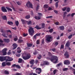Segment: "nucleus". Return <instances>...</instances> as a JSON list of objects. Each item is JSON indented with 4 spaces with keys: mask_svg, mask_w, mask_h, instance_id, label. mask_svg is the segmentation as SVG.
Returning a JSON list of instances; mask_svg holds the SVG:
<instances>
[{
    "mask_svg": "<svg viewBox=\"0 0 75 75\" xmlns=\"http://www.w3.org/2000/svg\"><path fill=\"white\" fill-rule=\"evenodd\" d=\"M48 55L49 57H46L47 59H48L51 61V62H53V61H55L54 62V63L55 64H57L58 62V58L56 56L52 55V53L51 52H48Z\"/></svg>",
    "mask_w": 75,
    "mask_h": 75,
    "instance_id": "nucleus-1",
    "label": "nucleus"
},
{
    "mask_svg": "<svg viewBox=\"0 0 75 75\" xmlns=\"http://www.w3.org/2000/svg\"><path fill=\"white\" fill-rule=\"evenodd\" d=\"M29 34L31 36H33L34 35V33L35 31L34 30V28L30 27L28 30Z\"/></svg>",
    "mask_w": 75,
    "mask_h": 75,
    "instance_id": "nucleus-2",
    "label": "nucleus"
},
{
    "mask_svg": "<svg viewBox=\"0 0 75 75\" xmlns=\"http://www.w3.org/2000/svg\"><path fill=\"white\" fill-rule=\"evenodd\" d=\"M31 58V54L30 53H28L27 54L26 56H22V58L24 60H27Z\"/></svg>",
    "mask_w": 75,
    "mask_h": 75,
    "instance_id": "nucleus-3",
    "label": "nucleus"
},
{
    "mask_svg": "<svg viewBox=\"0 0 75 75\" xmlns=\"http://www.w3.org/2000/svg\"><path fill=\"white\" fill-rule=\"evenodd\" d=\"M52 39V37L51 35H47L46 36L45 40L47 42H51V39Z\"/></svg>",
    "mask_w": 75,
    "mask_h": 75,
    "instance_id": "nucleus-4",
    "label": "nucleus"
},
{
    "mask_svg": "<svg viewBox=\"0 0 75 75\" xmlns=\"http://www.w3.org/2000/svg\"><path fill=\"white\" fill-rule=\"evenodd\" d=\"M35 72L36 74H40L42 72V70L41 68H38L36 69H35Z\"/></svg>",
    "mask_w": 75,
    "mask_h": 75,
    "instance_id": "nucleus-5",
    "label": "nucleus"
},
{
    "mask_svg": "<svg viewBox=\"0 0 75 75\" xmlns=\"http://www.w3.org/2000/svg\"><path fill=\"white\" fill-rule=\"evenodd\" d=\"M38 14L39 16H35V18L36 20H40L41 17L42 16V14L40 13H38Z\"/></svg>",
    "mask_w": 75,
    "mask_h": 75,
    "instance_id": "nucleus-6",
    "label": "nucleus"
},
{
    "mask_svg": "<svg viewBox=\"0 0 75 75\" xmlns=\"http://www.w3.org/2000/svg\"><path fill=\"white\" fill-rule=\"evenodd\" d=\"M49 64H50V63H49V62L47 61H43V63H42L41 64V65L42 66H43V65H49Z\"/></svg>",
    "mask_w": 75,
    "mask_h": 75,
    "instance_id": "nucleus-7",
    "label": "nucleus"
},
{
    "mask_svg": "<svg viewBox=\"0 0 75 75\" xmlns=\"http://www.w3.org/2000/svg\"><path fill=\"white\" fill-rule=\"evenodd\" d=\"M26 6L28 7H30L33 8V5L30 3V2H28L26 4Z\"/></svg>",
    "mask_w": 75,
    "mask_h": 75,
    "instance_id": "nucleus-8",
    "label": "nucleus"
},
{
    "mask_svg": "<svg viewBox=\"0 0 75 75\" xmlns=\"http://www.w3.org/2000/svg\"><path fill=\"white\" fill-rule=\"evenodd\" d=\"M7 48H4L2 50V53L3 54V55H6L7 54Z\"/></svg>",
    "mask_w": 75,
    "mask_h": 75,
    "instance_id": "nucleus-9",
    "label": "nucleus"
},
{
    "mask_svg": "<svg viewBox=\"0 0 75 75\" xmlns=\"http://www.w3.org/2000/svg\"><path fill=\"white\" fill-rule=\"evenodd\" d=\"M6 57H3V56H0V61L1 62H3L4 61H5L6 59Z\"/></svg>",
    "mask_w": 75,
    "mask_h": 75,
    "instance_id": "nucleus-10",
    "label": "nucleus"
},
{
    "mask_svg": "<svg viewBox=\"0 0 75 75\" xmlns=\"http://www.w3.org/2000/svg\"><path fill=\"white\" fill-rule=\"evenodd\" d=\"M71 63V62H69L68 60H64V65H69Z\"/></svg>",
    "mask_w": 75,
    "mask_h": 75,
    "instance_id": "nucleus-11",
    "label": "nucleus"
},
{
    "mask_svg": "<svg viewBox=\"0 0 75 75\" xmlns=\"http://www.w3.org/2000/svg\"><path fill=\"white\" fill-rule=\"evenodd\" d=\"M64 55L65 56V58H68L69 57V55L68 54V52H65Z\"/></svg>",
    "mask_w": 75,
    "mask_h": 75,
    "instance_id": "nucleus-12",
    "label": "nucleus"
},
{
    "mask_svg": "<svg viewBox=\"0 0 75 75\" xmlns=\"http://www.w3.org/2000/svg\"><path fill=\"white\" fill-rule=\"evenodd\" d=\"M18 46V45L16 43H14L13 44V50H15L17 48V47Z\"/></svg>",
    "mask_w": 75,
    "mask_h": 75,
    "instance_id": "nucleus-13",
    "label": "nucleus"
},
{
    "mask_svg": "<svg viewBox=\"0 0 75 75\" xmlns=\"http://www.w3.org/2000/svg\"><path fill=\"white\" fill-rule=\"evenodd\" d=\"M59 28L60 30L61 31H63L65 30V27L64 26H61L59 27Z\"/></svg>",
    "mask_w": 75,
    "mask_h": 75,
    "instance_id": "nucleus-14",
    "label": "nucleus"
},
{
    "mask_svg": "<svg viewBox=\"0 0 75 75\" xmlns=\"http://www.w3.org/2000/svg\"><path fill=\"white\" fill-rule=\"evenodd\" d=\"M3 40L4 42L7 43L9 42L10 41V39L5 38L3 39Z\"/></svg>",
    "mask_w": 75,
    "mask_h": 75,
    "instance_id": "nucleus-15",
    "label": "nucleus"
},
{
    "mask_svg": "<svg viewBox=\"0 0 75 75\" xmlns=\"http://www.w3.org/2000/svg\"><path fill=\"white\" fill-rule=\"evenodd\" d=\"M1 10L3 12H7V9H6V8H5V7L4 6L2 7Z\"/></svg>",
    "mask_w": 75,
    "mask_h": 75,
    "instance_id": "nucleus-16",
    "label": "nucleus"
},
{
    "mask_svg": "<svg viewBox=\"0 0 75 75\" xmlns=\"http://www.w3.org/2000/svg\"><path fill=\"white\" fill-rule=\"evenodd\" d=\"M65 47H69V41H68L65 44Z\"/></svg>",
    "mask_w": 75,
    "mask_h": 75,
    "instance_id": "nucleus-17",
    "label": "nucleus"
},
{
    "mask_svg": "<svg viewBox=\"0 0 75 75\" xmlns=\"http://www.w3.org/2000/svg\"><path fill=\"white\" fill-rule=\"evenodd\" d=\"M35 28H36L37 30H41V28L40 27H39V26L36 25V27H34Z\"/></svg>",
    "mask_w": 75,
    "mask_h": 75,
    "instance_id": "nucleus-18",
    "label": "nucleus"
},
{
    "mask_svg": "<svg viewBox=\"0 0 75 75\" xmlns=\"http://www.w3.org/2000/svg\"><path fill=\"white\" fill-rule=\"evenodd\" d=\"M45 23H42L41 24V28H44V27H45Z\"/></svg>",
    "mask_w": 75,
    "mask_h": 75,
    "instance_id": "nucleus-19",
    "label": "nucleus"
},
{
    "mask_svg": "<svg viewBox=\"0 0 75 75\" xmlns=\"http://www.w3.org/2000/svg\"><path fill=\"white\" fill-rule=\"evenodd\" d=\"M27 45L28 47H31L33 45L32 43H27Z\"/></svg>",
    "mask_w": 75,
    "mask_h": 75,
    "instance_id": "nucleus-20",
    "label": "nucleus"
},
{
    "mask_svg": "<svg viewBox=\"0 0 75 75\" xmlns=\"http://www.w3.org/2000/svg\"><path fill=\"white\" fill-rule=\"evenodd\" d=\"M23 62V59L21 58H19L18 61V63H21Z\"/></svg>",
    "mask_w": 75,
    "mask_h": 75,
    "instance_id": "nucleus-21",
    "label": "nucleus"
},
{
    "mask_svg": "<svg viewBox=\"0 0 75 75\" xmlns=\"http://www.w3.org/2000/svg\"><path fill=\"white\" fill-rule=\"evenodd\" d=\"M7 23L9 24V25H13V23L12 21H8L7 22Z\"/></svg>",
    "mask_w": 75,
    "mask_h": 75,
    "instance_id": "nucleus-22",
    "label": "nucleus"
},
{
    "mask_svg": "<svg viewBox=\"0 0 75 75\" xmlns=\"http://www.w3.org/2000/svg\"><path fill=\"white\" fill-rule=\"evenodd\" d=\"M4 73L5 75H8L9 74V72L8 71H7V70H5Z\"/></svg>",
    "mask_w": 75,
    "mask_h": 75,
    "instance_id": "nucleus-23",
    "label": "nucleus"
},
{
    "mask_svg": "<svg viewBox=\"0 0 75 75\" xmlns=\"http://www.w3.org/2000/svg\"><path fill=\"white\" fill-rule=\"evenodd\" d=\"M2 18L4 20H7V16H2Z\"/></svg>",
    "mask_w": 75,
    "mask_h": 75,
    "instance_id": "nucleus-24",
    "label": "nucleus"
},
{
    "mask_svg": "<svg viewBox=\"0 0 75 75\" xmlns=\"http://www.w3.org/2000/svg\"><path fill=\"white\" fill-rule=\"evenodd\" d=\"M22 42H23V40L22 39H19L18 41V43H21Z\"/></svg>",
    "mask_w": 75,
    "mask_h": 75,
    "instance_id": "nucleus-25",
    "label": "nucleus"
},
{
    "mask_svg": "<svg viewBox=\"0 0 75 75\" xmlns=\"http://www.w3.org/2000/svg\"><path fill=\"white\" fill-rule=\"evenodd\" d=\"M6 64L8 66H10L11 64V62H7L6 63Z\"/></svg>",
    "mask_w": 75,
    "mask_h": 75,
    "instance_id": "nucleus-26",
    "label": "nucleus"
},
{
    "mask_svg": "<svg viewBox=\"0 0 75 75\" xmlns=\"http://www.w3.org/2000/svg\"><path fill=\"white\" fill-rule=\"evenodd\" d=\"M7 58H8V59H9V60H10V62L11 61H13V58H12V57H7Z\"/></svg>",
    "mask_w": 75,
    "mask_h": 75,
    "instance_id": "nucleus-27",
    "label": "nucleus"
},
{
    "mask_svg": "<svg viewBox=\"0 0 75 75\" xmlns=\"http://www.w3.org/2000/svg\"><path fill=\"white\" fill-rule=\"evenodd\" d=\"M2 65L3 67H4L6 66V62H3L2 64Z\"/></svg>",
    "mask_w": 75,
    "mask_h": 75,
    "instance_id": "nucleus-28",
    "label": "nucleus"
},
{
    "mask_svg": "<svg viewBox=\"0 0 75 75\" xmlns=\"http://www.w3.org/2000/svg\"><path fill=\"white\" fill-rule=\"evenodd\" d=\"M2 36L4 37L5 38H8L7 36L6 35V33H3L2 34Z\"/></svg>",
    "mask_w": 75,
    "mask_h": 75,
    "instance_id": "nucleus-29",
    "label": "nucleus"
},
{
    "mask_svg": "<svg viewBox=\"0 0 75 75\" xmlns=\"http://www.w3.org/2000/svg\"><path fill=\"white\" fill-rule=\"evenodd\" d=\"M21 21L22 22L23 24H25V21L23 19H21Z\"/></svg>",
    "mask_w": 75,
    "mask_h": 75,
    "instance_id": "nucleus-30",
    "label": "nucleus"
},
{
    "mask_svg": "<svg viewBox=\"0 0 75 75\" xmlns=\"http://www.w3.org/2000/svg\"><path fill=\"white\" fill-rule=\"evenodd\" d=\"M34 60H32L31 61H30V63L31 65H34Z\"/></svg>",
    "mask_w": 75,
    "mask_h": 75,
    "instance_id": "nucleus-31",
    "label": "nucleus"
},
{
    "mask_svg": "<svg viewBox=\"0 0 75 75\" xmlns=\"http://www.w3.org/2000/svg\"><path fill=\"white\" fill-rule=\"evenodd\" d=\"M15 24L16 26H18V24H19V22L18 21H17L15 22Z\"/></svg>",
    "mask_w": 75,
    "mask_h": 75,
    "instance_id": "nucleus-32",
    "label": "nucleus"
},
{
    "mask_svg": "<svg viewBox=\"0 0 75 75\" xmlns=\"http://www.w3.org/2000/svg\"><path fill=\"white\" fill-rule=\"evenodd\" d=\"M67 13H69L70 11V8L69 7L67 8Z\"/></svg>",
    "mask_w": 75,
    "mask_h": 75,
    "instance_id": "nucleus-33",
    "label": "nucleus"
},
{
    "mask_svg": "<svg viewBox=\"0 0 75 75\" xmlns=\"http://www.w3.org/2000/svg\"><path fill=\"white\" fill-rule=\"evenodd\" d=\"M48 6L47 4H45L44 6V8H48Z\"/></svg>",
    "mask_w": 75,
    "mask_h": 75,
    "instance_id": "nucleus-34",
    "label": "nucleus"
},
{
    "mask_svg": "<svg viewBox=\"0 0 75 75\" xmlns=\"http://www.w3.org/2000/svg\"><path fill=\"white\" fill-rule=\"evenodd\" d=\"M6 8L7 9V10L8 11H12V9L11 8H10L8 7H6Z\"/></svg>",
    "mask_w": 75,
    "mask_h": 75,
    "instance_id": "nucleus-35",
    "label": "nucleus"
},
{
    "mask_svg": "<svg viewBox=\"0 0 75 75\" xmlns=\"http://www.w3.org/2000/svg\"><path fill=\"white\" fill-rule=\"evenodd\" d=\"M37 53H38V52L37 51V50H35V52L33 53V55H37Z\"/></svg>",
    "mask_w": 75,
    "mask_h": 75,
    "instance_id": "nucleus-36",
    "label": "nucleus"
},
{
    "mask_svg": "<svg viewBox=\"0 0 75 75\" xmlns=\"http://www.w3.org/2000/svg\"><path fill=\"white\" fill-rule=\"evenodd\" d=\"M62 65V63H59L56 66V67H59L60 65Z\"/></svg>",
    "mask_w": 75,
    "mask_h": 75,
    "instance_id": "nucleus-37",
    "label": "nucleus"
},
{
    "mask_svg": "<svg viewBox=\"0 0 75 75\" xmlns=\"http://www.w3.org/2000/svg\"><path fill=\"white\" fill-rule=\"evenodd\" d=\"M64 45H62L60 47V49H64Z\"/></svg>",
    "mask_w": 75,
    "mask_h": 75,
    "instance_id": "nucleus-38",
    "label": "nucleus"
},
{
    "mask_svg": "<svg viewBox=\"0 0 75 75\" xmlns=\"http://www.w3.org/2000/svg\"><path fill=\"white\" fill-rule=\"evenodd\" d=\"M51 51H52L53 52H55L56 51V49L55 48H53L51 49H50Z\"/></svg>",
    "mask_w": 75,
    "mask_h": 75,
    "instance_id": "nucleus-39",
    "label": "nucleus"
},
{
    "mask_svg": "<svg viewBox=\"0 0 75 75\" xmlns=\"http://www.w3.org/2000/svg\"><path fill=\"white\" fill-rule=\"evenodd\" d=\"M68 70V68H65L63 69V71H67Z\"/></svg>",
    "mask_w": 75,
    "mask_h": 75,
    "instance_id": "nucleus-40",
    "label": "nucleus"
},
{
    "mask_svg": "<svg viewBox=\"0 0 75 75\" xmlns=\"http://www.w3.org/2000/svg\"><path fill=\"white\" fill-rule=\"evenodd\" d=\"M16 68H17L18 69H20L21 68V67L19 65H16Z\"/></svg>",
    "mask_w": 75,
    "mask_h": 75,
    "instance_id": "nucleus-41",
    "label": "nucleus"
},
{
    "mask_svg": "<svg viewBox=\"0 0 75 75\" xmlns=\"http://www.w3.org/2000/svg\"><path fill=\"white\" fill-rule=\"evenodd\" d=\"M55 5L57 8L58 7V2H56Z\"/></svg>",
    "mask_w": 75,
    "mask_h": 75,
    "instance_id": "nucleus-42",
    "label": "nucleus"
},
{
    "mask_svg": "<svg viewBox=\"0 0 75 75\" xmlns=\"http://www.w3.org/2000/svg\"><path fill=\"white\" fill-rule=\"evenodd\" d=\"M30 14L32 16H33L34 15V13H33V11H30Z\"/></svg>",
    "mask_w": 75,
    "mask_h": 75,
    "instance_id": "nucleus-43",
    "label": "nucleus"
},
{
    "mask_svg": "<svg viewBox=\"0 0 75 75\" xmlns=\"http://www.w3.org/2000/svg\"><path fill=\"white\" fill-rule=\"evenodd\" d=\"M72 36H73V35L71 34L68 36V38L69 39V40H70V39H71V38L72 37Z\"/></svg>",
    "mask_w": 75,
    "mask_h": 75,
    "instance_id": "nucleus-44",
    "label": "nucleus"
},
{
    "mask_svg": "<svg viewBox=\"0 0 75 75\" xmlns=\"http://www.w3.org/2000/svg\"><path fill=\"white\" fill-rule=\"evenodd\" d=\"M30 18V17L29 15L25 17V18H26L27 19H28V18Z\"/></svg>",
    "mask_w": 75,
    "mask_h": 75,
    "instance_id": "nucleus-45",
    "label": "nucleus"
},
{
    "mask_svg": "<svg viewBox=\"0 0 75 75\" xmlns=\"http://www.w3.org/2000/svg\"><path fill=\"white\" fill-rule=\"evenodd\" d=\"M49 32L50 33H52V32H53V29H51L49 30Z\"/></svg>",
    "mask_w": 75,
    "mask_h": 75,
    "instance_id": "nucleus-46",
    "label": "nucleus"
},
{
    "mask_svg": "<svg viewBox=\"0 0 75 75\" xmlns=\"http://www.w3.org/2000/svg\"><path fill=\"white\" fill-rule=\"evenodd\" d=\"M66 9H67V7H64V8H62V10L63 11H65L66 10Z\"/></svg>",
    "mask_w": 75,
    "mask_h": 75,
    "instance_id": "nucleus-47",
    "label": "nucleus"
},
{
    "mask_svg": "<svg viewBox=\"0 0 75 75\" xmlns=\"http://www.w3.org/2000/svg\"><path fill=\"white\" fill-rule=\"evenodd\" d=\"M53 11H54V13H55V14H57L58 13V11L56 10H54Z\"/></svg>",
    "mask_w": 75,
    "mask_h": 75,
    "instance_id": "nucleus-48",
    "label": "nucleus"
},
{
    "mask_svg": "<svg viewBox=\"0 0 75 75\" xmlns=\"http://www.w3.org/2000/svg\"><path fill=\"white\" fill-rule=\"evenodd\" d=\"M58 45V42H55L54 45L55 46H57Z\"/></svg>",
    "mask_w": 75,
    "mask_h": 75,
    "instance_id": "nucleus-49",
    "label": "nucleus"
},
{
    "mask_svg": "<svg viewBox=\"0 0 75 75\" xmlns=\"http://www.w3.org/2000/svg\"><path fill=\"white\" fill-rule=\"evenodd\" d=\"M36 44L38 45V44H40V41H39V40H38L36 41Z\"/></svg>",
    "mask_w": 75,
    "mask_h": 75,
    "instance_id": "nucleus-50",
    "label": "nucleus"
},
{
    "mask_svg": "<svg viewBox=\"0 0 75 75\" xmlns=\"http://www.w3.org/2000/svg\"><path fill=\"white\" fill-rule=\"evenodd\" d=\"M59 22H57L55 23V25H59Z\"/></svg>",
    "mask_w": 75,
    "mask_h": 75,
    "instance_id": "nucleus-51",
    "label": "nucleus"
},
{
    "mask_svg": "<svg viewBox=\"0 0 75 75\" xmlns=\"http://www.w3.org/2000/svg\"><path fill=\"white\" fill-rule=\"evenodd\" d=\"M16 3H17L18 5V6H20V5H21V3L19 1L17 2Z\"/></svg>",
    "mask_w": 75,
    "mask_h": 75,
    "instance_id": "nucleus-52",
    "label": "nucleus"
},
{
    "mask_svg": "<svg viewBox=\"0 0 75 75\" xmlns=\"http://www.w3.org/2000/svg\"><path fill=\"white\" fill-rule=\"evenodd\" d=\"M17 65H16V64H15L12 65V67H13V68H14V67H16V66Z\"/></svg>",
    "mask_w": 75,
    "mask_h": 75,
    "instance_id": "nucleus-53",
    "label": "nucleus"
},
{
    "mask_svg": "<svg viewBox=\"0 0 75 75\" xmlns=\"http://www.w3.org/2000/svg\"><path fill=\"white\" fill-rule=\"evenodd\" d=\"M18 40V38H14L13 40L15 41H17Z\"/></svg>",
    "mask_w": 75,
    "mask_h": 75,
    "instance_id": "nucleus-54",
    "label": "nucleus"
},
{
    "mask_svg": "<svg viewBox=\"0 0 75 75\" xmlns=\"http://www.w3.org/2000/svg\"><path fill=\"white\" fill-rule=\"evenodd\" d=\"M42 44H44V39H42Z\"/></svg>",
    "mask_w": 75,
    "mask_h": 75,
    "instance_id": "nucleus-55",
    "label": "nucleus"
},
{
    "mask_svg": "<svg viewBox=\"0 0 75 75\" xmlns=\"http://www.w3.org/2000/svg\"><path fill=\"white\" fill-rule=\"evenodd\" d=\"M6 32L7 33H11V31L10 30H7V31H6Z\"/></svg>",
    "mask_w": 75,
    "mask_h": 75,
    "instance_id": "nucleus-56",
    "label": "nucleus"
},
{
    "mask_svg": "<svg viewBox=\"0 0 75 75\" xmlns=\"http://www.w3.org/2000/svg\"><path fill=\"white\" fill-rule=\"evenodd\" d=\"M35 35H36V36H40V35H41V33H36Z\"/></svg>",
    "mask_w": 75,
    "mask_h": 75,
    "instance_id": "nucleus-57",
    "label": "nucleus"
},
{
    "mask_svg": "<svg viewBox=\"0 0 75 75\" xmlns=\"http://www.w3.org/2000/svg\"><path fill=\"white\" fill-rule=\"evenodd\" d=\"M39 6L38 5L37 7H36V11H37L38 9H39Z\"/></svg>",
    "mask_w": 75,
    "mask_h": 75,
    "instance_id": "nucleus-58",
    "label": "nucleus"
},
{
    "mask_svg": "<svg viewBox=\"0 0 75 75\" xmlns=\"http://www.w3.org/2000/svg\"><path fill=\"white\" fill-rule=\"evenodd\" d=\"M31 24V21H29L28 23L27 24L28 25H29V24Z\"/></svg>",
    "mask_w": 75,
    "mask_h": 75,
    "instance_id": "nucleus-59",
    "label": "nucleus"
},
{
    "mask_svg": "<svg viewBox=\"0 0 75 75\" xmlns=\"http://www.w3.org/2000/svg\"><path fill=\"white\" fill-rule=\"evenodd\" d=\"M16 57H20V56L21 55V54H17L16 55Z\"/></svg>",
    "mask_w": 75,
    "mask_h": 75,
    "instance_id": "nucleus-60",
    "label": "nucleus"
},
{
    "mask_svg": "<svg viewBox=\"0 0 75 75\" xmlns=\"http://www.w3.org/2000/svg\"><path fill=\"white\" fill-rule=\"evenodd\" d=\"M36 35H35L33 36V38L35 39V40H36L37 38V37H36Z\"/></svg>",
    "mask_w": 75,
    "mask_h": 75,
    "instance_id": "nucleus-61",
    "label": "nucleus"
},
{
    "mask_svg": "<svg viewBox=\"0 0 75 75\" xmlns=\"http://www.w3.org/2000/svg\"><path fill=\"white\" fill-rule=\"evenodd\" d=\"M12 29L14 30H17V28L16 27H15L14 28H12Z\"/></svg>",
    "mask_w": 75,
    "mask_h": 75,
    "instance_id": "nucleus-62",
    "label": "nucleus"
},
{
    "mask_svg": "<svg viewBox=\"0 0 75 75\" xmlns=\"http://www.w3.org/2000/svg\"><path fill=\"white\" fill-rule=\"evenodd\" d=\"M75 14V13H73L71 14V17H74V16Z\"/></svg>",
    "mask_w": 75,
    "mask_h": 75,
    "instance_id": "nucleus-63",
    "label": "nucleus"
},
{
    "mask_svg": "<svg viewBox=\"0 0 75 75\" xmlns=\"http://www.w3.org/2000/svg\"><path fill=\"white\" fill-rule=\"evenodd\" d=\"M16 75H22V74H21V73H17L16 74Z\"/></svg>",
    "mask_w": 75,
    "mask_h": 75,
    "instance_id": "nucleus-64",
    "label": "nucleus"
}]
</instances>
